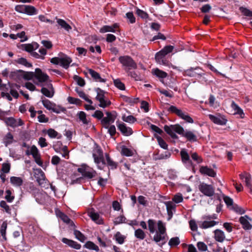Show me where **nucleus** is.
I'll return each instance as SVG.
<instances>
[{"mask_svg":"<svg viewBox=\"0 0 252 252\" xmlns=\"http://www.w3.org/2000/svg\"><path fill=\"white\" fill-rule=\"evenodd\" d=\"M118 128L125 136H129L132 133V129L130 127H127L124 123L119 124L118 125Z\"/></svg>","mask_w":252,"mask_h":252,"instance_id":"obj_15","label":"nucleus"},{"mask_svg":"<svg viewBox=\"0 0 252 252\" xmlns=\"http://www.w3.org/2000/svg\"><path fill=\"white\" fill-rule=\"evenodd\" d=\"M73 79L77 82V84L83 87L85 85V81L82 78L79 77L78 75H74L73 76Z\"/></svg>","mask_w":252,"mask_h":252,"instance_id":"obj_48","label":"nucleus"},{"mask_svg":"<svg viewBox=\"0 0 252 252\" xmlns=\"http://www.w3.org/2000/svg\"><path fill=\"white\" fill-rule=\"evenodd\" d=\"M119 61L126 72L131 69H135L137 67V63L129 56H120L119 58Z\"/></svg>","mask_w":252,"mask_h":252,"instance_id":"obj_2","label":"nucleus"},{"mask_svg":"<svg viewBox=\"0 0 252 252\" xmlns=\"http://www.w3.org/2000/svg\"><path fill=\"white\" fill-rule=\"evenodd\" d=\"M122 119L126 123L131 124L134 123L136 121V118L132 115H129L128 116H126L124 115L122 117Z\"/></svg>","mask_w":252,"mask_h":252,"instance_id":"obj_49","label":"nucleus"},{"mask_svg":"<svg viewBox=\"0 0 252 252\" xmlns=\"http://www.w3.org/2000/svg\"><path fill=\"white\" fill-rule=\"evenodd\" d=\"M214 237L215 240L219 242H222L224 241L225 238L224 233L223 231L217 229L214 231Z\"/></svg>","mask_w":252,"mask_h":252,"instance_id":"obj_19","label":"nucleus"},{"mask_svg":"<svg viewBox=\"0 0 252 252\" xmlns=\"http://www.w3.org/2000/svg\"><path fill=\"white\" fill-rule=\"evenodd\" d=\"M209 119L215 124L219 125H225L227 120L220 116H214L212 114L208 115Z\"/></svg>","mask_w":252,"mask_h":252,"instance_id":"obj_13","label":"nucleus"},{"mask_svg":"<svg viewBox=\"0 0 252 252\" xmlns=\"http://www.w3.org/2000/svg\"><path fill=\"white\" fill-rule=\"evenodd\" d=\"M111 101L106 98L102 99V101H99V106L102 108H105L109 106L111 104Z\"/></svg>","mask_w":252,"mask_h":252,"instance_id":"obj_59","label":"nucleus"},{"mask_svg":"<svg viewBox=\"0 0 252 252\" xmlns=\"http://www.w3.org/2000/svg\"><path fill=\"white\" fill-rule=\"evenodd\" d=\"M166 207L167 212L175 210L176 205L171 201H167L165 203Z\"/></svg>","mask_w":252,"mask_h":252,"instance_id":"obj_61","label":"nucleus"},{"mask_svg":"<svg viewBox=\"0 0 252 252\" xmlns=\"http://www.w3.org/2000/svg\"><path fill=\"white\" fill-rule=\"evenodd\" d=\"M42 104L43 106L48 110H51L54 106H55V104L52 103L50 100L47 99H44L42 100Z\"/></svg>","mask_w":252,"mask_h":252,"instance_id":"obj_40","label":"nucleus"},{"mask_svg":"<svg viewBox=\"0 0 252 252\" xmlns=\"http://www.w3.org/2000/svg\"><path fill=\"white\" fill-rule=\"evenodd\" d=\"M180 243V241L179 238L178 237H175L170 239L168 242V245L172 247L178 245Z\"/></svg>","mask_w":252,"mask_h":252,"instance_id":"obj_45","label":"nucleus"},{"mask_svg":"<svg viewBox=\"0 0 252 252\" xmlns=\"http://www.w3.org/2000/svg\"><path fill=\"white\" fill-rule=\"evenodd\" d=\"M57 19V22L59 26L63 29H64L65 31L69 32L71 30V27L64 20L61 19Z\"/></svg>","mask_w":252,"mask_h":252,"instance_id":"obj_25","label":"nucleus"},{"mask_svg":"<svg viewBox=\"0 0 252 252\" xmlns=\"http://www.w3.org/2000/svg\"><path fill=\"white\" fill-rule=\"evenodd\" d=\"M84 247L88 249L94 250L96 252H98L99 250L98 247L91 241L87 242Z\"/></svg>","mask_w":252,"mask_h":252,"instance_id":"obj_34","label":"nucleus"},{"mask_svg":"<svg viewBox=\"0 0 252 252\" xmlns=\"http://www.w3.org/2000/svg\"><path fill=\"white\" fill-rule=\"evenodd\" d=\"M71 62V59L65 55H63V57L60 58V64L65 69L68 68Z\"/></svg>","mask_w":252,"mask_h":252,"instance_id":"obj_18","label":"nucleus"},{"mask_svg":"<svg viewBox=\"0 0 252 252\" xmlns=\"http://www.w3.org/2000/svg\"><path fill=\"white\" fill-rule=\"evenodd\" d=\"M49 76L43 72L40 68L35 70V80L34 83L38 85L42 86L41 83L47 82L49 80Z\"/></svg>","mask_w":252,"mask_h":252,"instance_id":"obj_7","label":"nucleus"},{"mask_svg":"<svg viewBox=\"0 0 252 252\" xmlns=\"http://www.w3.org/2000/svg\"><path fill=\"white\" fill-rule=\"evenodd\" d=\"M198 189L201 193L207 196L211 197L215 194V189L213 187L204 183H202L199 185Z\"/></svg>","mask_w":252,"mask_h":252,"instance_id":"obj_9","label":"nucleus"},{"mask_svg":"<svg viewBox=\"0 0 252 252\" xmlns=\"http://www.w3.org/2000/svg\"><path fill=\"white\" fill-rule=\"evenodd\" d=\"M74 235H75V238L81 242H84L86 239V237L79 230H74Z\"/></svg>","mask_w":252,"mask_h":252,"instance_id":"obj_37","label":"nucleus"},{"mask_svg":"<svg viewBox=\"0 0 252 252\" xmlns=\"http://www.w3.org/2000/svg\"><path fill=\"white\" fill-rule=\"evenodd\" d=\"M126 220V218L123 215H121L115 219L114 223L115 225H117L121 223L125 222Z\"/></svg>","mask_w":252,"mask_h":252,"instance_id":"obj_60","label":"nucleus"},{"mask_svg":"<svg viewBox=\"0 0 252 252\" xmlns=\"http://www.w3.org/2000/svg\"><path fill=\"white\" fill-rule=\"evenodd\" d=\"M231 107L234 110L235 114L239 115L242 118H244L245 114L243 110L233 101L231 103Z\"/></svg>","mask_w":252,"mask_h":252,"instance_id":"obj_27","label":"nucleus"},{"mask_svg":"<svg viewBox=\"0 0 252 252\" xmlns=\"http://www.w3.org/2000/svg\"><path fill=\"white\" fill-rule=\"evenodd\" d=\"M128 75L134 79L135 81H139L141 80V76L137 74L135 71H130L128 70L126 71Z\"/></svg>","mask_w":252,"mask_h":252,"instance_id":"obj_53","label":"nucleus"},{"mask_svg":"<svg viewBox=\"0 0 252 252\" xmlns=\"http://www.w3.org/2000/svg\"><path fill=\"white\" fill-rule=\"evenodd\" d=\"M30 149H31L30 151L29 150H27L26 151V154L27 156L32 155L33 158H35L37 156L40 155L39 154L38 150L37 149V147L35 145H32Z\"/></svg>","mask_w":252,"mask_h":252,"instance_id":"obj_24","label":"nucleus"},{"mask_svg":"<svg viewBox=\"0 0 252 252\" xmlns=\"http://www.w3.org/2000/svg\"><path fill=\"white\" fill-rule=\"evenodd\" d=\"M77 116L80 120L84 125H88L89 121L86 119V114L83 111H80L78 113Z\"/></svg>","mask_w":252,"mask_h":252,"instance_id":"obj_39","label":"nucleus"},{"mask_svg":"<svg viewBox=\"0 0 252 252\" xmlns=\"http://www.w3.org/2000/svg\"><path fill=\"white\" fill-rule=\"evenodd\" d=\"M46 86L47 88H42L41 89V92L46 97L51 98L53 96L55 93L54 89L52 84L50 83H47Z\"/></svg>","mask_w":252,"mask_h":252,"instance_id":"obj_12","label":"nucleus"},{"mask_svg":"<svg viewBox=\"0 0 252 252\" xmlns=\"http://www.w3.org/2000/svg\"><path fill=\"white\" fill-rule=\"evenodd\" d=\"M158 141L159 146L164 149H167L168 147V145L164 141L163 139H162L160 137H157Z\"/></svg>","mask_w":252,"mask_h":252,"instance_id":"obj_63","label":"nucleus"},{"mask_svg":"<svg viewBox=\"0 0 252 252\" xmlns=\"http://www.w3.org/2000/svg\"><path fill=\"white\" fill-rule=\"evenodd\" d=\"M96 154L93 153V157L94 158V161L95 163L99 164L102 162V164H105V162L103 159L102 151L100 149H97L96 150Z\"/></svg>","mask_w":252,"mask_h":252,"instance_id":"obj_14","label":"nucleus"},{"mask_svg":"<svg viewBox=\"0 0 252 252\" xmlns=\"http://www.w3.org/2000/svg\"><path fill=\"white\" fill-rule=\"evenodd\" d=\"M16 62L19 63L22 65H25L26 67H31L32 66V64L30 63H29L27 60L24 58H20L16 60Z\"/></svg>","mask_w":252,"mask_h":252,"instance_id":"obj_47","label":"nucleus"},{"mask_svg":"<svg viewBox=\"0 0 252 252\" xmlns=\"http://www.w3.org/2000/svg\"><path fill=\"white\" fill-rule=\"evenodd\" d=\"M232 209L236 213L240 215L244 214L245 213V210L237 204H234L232 207Z\"/></svg>","mask_w":252,"mask_h":252,"instance_id":"obj_46","label":"nucleus"},{"mask_svg":"<svg viewBox=\"0 0 252 252\" xmlns=\"http://www.w3.org/2000/svg\"><path fill=\"white\" fill-rule=\"evenodd\" d=\"M154 74L158 78L163 79L165 78L167 74V73L158 68L156 69L154 71Z\"/></svg>","mask_w":252,"mask_h":252,"instance_id":"obj_43","label":"nucleus"},{"mask_svg":"<svg viewBox=\"0 0 252 252\" xmlns=\"http://www.w3.org/2000/svg\"><path fill=\"white\" fill-rule=\"evenodd\" d=\"M77 171L81 173L83 177L88 179H91L96 177V172L92 168L85 164H83L77 169Z\"/></svg>","mask_w":252,"mask_h":252,"instance_id":"obj_4","label":"nucleus"},{"mask_svg":"<svg viewBox=\"0 0 252 252\" xmlns=\"http://www.w3.org/2000/svg\"><path fill=\"white\" fill-rule=\"evenodd\" d=\"M75 91L80 97L84 99L85 101L89 103L90 104H92L93 103V101L88 97V96L82 91L80 90L78 88H76L75 89Z\"/></svg>","mask_w":252,"mask_h":252,"instance_id":"obj_31","label":"nucleus"},{"mask_svg":"<svg viewBox=\"0 0 252 252\" xmlns=\"http://www.w3.org/2000/svg\"><path fill=\"white\" fill-rule=\"evenodd\" d=\"M183 136L189 141L196 142L197 140L196 136L191 131L186 130Z\"/></svg>","mask_w":252,"mask_h":252,"instance_id":"obj_23","label":"nucleus"},{"mask_svg":"<svg viewBox=\"0 0 252 252\" xmlns=\"http://www.w3.org/2000/svg\"><path fill=\"white\" fill-rule=\"evenodd\" d=\"M56 213L58 217L60 218L63 222L69 223L71 220L64 213L60 210H56Z\"/></svg>","mask_w":252,"mask_h":252,"instance_id":"obj_26","label":"nucleus"},{"mask_svg":"<svg viewBox=\"0 0 252 252\" xmlns=\"http://www.w3.org/2000/svg\"><path fill=\"white\" fill-rule=\"evenodd\" d=\"M88 72L92 77L97 82H105L106 79L102 78L99 74L92 69H89Z\"/></svg>","mask_w":252,"mask_h":252,"instance_id":"obj_20","label":"nucleus"},{"mask_svg":"<svg viewBox=\"0 0 252 252\" xmlns=\"http://www.w3.org/2000/svg\"><path fill=\"white\" fill-rule=\"evenodd\" d=\"M25 13L29 15H32L37 14V10L35 8L32 6L27 5V9Z\"/></svg>","mask_w":252,"mask_h":252,"instance_id":"obj_44","label":"nucleus"},{"mask_svg":"<svg viewBox=\"0 0 252 252\" xmlns=\"http://www.w3.org/2000/svg\"><path fill=\"white\" fill-rule=\"evenodd\" d=\"M13 141V136L10 132L7 133L4 137L3 141L5 146L7 147L8 145L12 143Z\"/></svg>","mask_w":252,"mask_h":252,"instance_id":"obj_28","label":"nucleus"},{"mask_svg":"<svg viewBox=\"0 0 252 252\" xmlns=\"http://www.w3.org/2000/svg\"><path fill=\"white\" fill-rule=\"evenodd\" d=\"M181 156L182 161L184 162H187L189 161V157L188 153L184 150L181 151Z\"/></svg>","mask_w":252,"mask_h":252,"instance_id":"obj_51","label":"nucleus"},{"mask_svg":"<svg viewBox=\"0 0 252 252\" xmlns=\"http://www.w3.org/2000/svg\"><path fill=\"white\" fill-rule=\"evenodd\" d=\"M148 229L151 233H154L153 240L158 244L160 247L166 242L167 234L166 233V228L161 220H158L157 223L158 230H156V222L155 220L150 219L148 220Z\"/></svg>","mask_w":252,"mask_h":252,"instance_id":"obj_1","label":"nucleus"},{"mask_svg":"<svg viewBox=\"0 0 252 252\" xmlns=\"http://www.w3.org/2000/svg\"><path fill=\"white\" fill-rule=\"evenodd\" d=\"M107 164L110 166L111 169H115L117 167V163L113 161L108 154H105Z\"/></svg>","mask_w":252,"mask_h":252,"instance_id":"obj_30","label":"nucleus"},{"mask_svg":"<svg viewBox=\"0 0 252 252\" xmlns=\"http://www.w3.org/2000/svg\"><path fill=\"white\" fill-rule=\"evenodd\" d=\"M218 222L214 221V220H205L202 222H200L199 224V227L203 229H206L209 227H211L214 226V225L217 224Z\"/></svg>","mask_w":252,"mask_h":252,"instance_id":"obj_21","label":"nucleus"},{"mask_svg":"<svg viewBox=\"0 0 252 252\" xmlns=\"http://www.w3.org/2000/svg\"><path fill=\"white\" fill-rule=\"evenodd\" d=\"M164 129L165 131L173 139L178 138V136L174 132H176L182 136H183V134L185 132L184 128L178 124L170 125L169 126L165 125L164 126Z\"/></svg>","mask_w":252,"mask_h":252,"instance_id":"obj_3","label":"nucleus"},{"mask_svg":"<svg viewBox=\"0 0 252 252\" xmlns=\"http://www.w3.org/2000/svg\"><path fill=\"white\" fill-rule=\"evenodd\" d=\"M17 120L15 119L13 117H8L5 119V122L7 126H9L12 127H17L16 125Z\"/></svg>","mask_w":252,"mask_h":252,"instance_id":"obj_38","label":"nucleus"},{"mask_svg":"<svg viewBox=\"0 0 252 252\" xmlns=\"http://www.w3.org/2000/svg\"><path fill=\"white\" fill-rule=\"evenodd\" d=\"M137 15L142 19H147L148 18V14L145 11L137 8L136 11Z\"/></svg>","mask_w":252,"mask_h":252,"instance_id":"obj_55","label":"nucleus"},{"mask_svg":"<svg viewBox=\"0 0 252 252\" xmlns=\"http://www.w3.org/2000/svg\"><path fill=\"white\" fill-rule=\"evenodd\" d=\"M11 183L15 186L19 187L23 184V180L20 177H11L10 178Z\"/></svg>","mask_w":252,"mask_h":252,"instance_id":"obj_33","label":"nucleus"},{"mask_svg":"<svg viewBox=\"0 0 252 252\" xmlns=\"http://www.w3.org/2000/svg\"><path fill=\"white\" fill-rule=\"evenodd\" d=\"M126 16L130 23L133 24L135 22V18L134 17L132 12H127L126 13Z\"/></svg>","mask_w":252,"mask_h":252,"instance_id":"obj_64","label":"nucleus"},{"mask_svg":"<svg viewBox=\"0 0 252 252\" xmlns=\"http://www.w3.org/2000/svg\"><path fill=\"white\" fill-rule=\"evenodd\" d=\"M135 237L140 240H143L146 237V234L141 229H137L134 232Z\"/></svg>","mask_w":252,"mask_h":252,"instance_id":"obj_36","label":"nucleus"},{"mask_svg":"<svg viewBox=\"0 0 252 252\" xmlns=\"http://www.w3.org/2000/svg\"><path fill=\"white\" fill-rule=\"evenodd\" d=\"M89 216L92 220L96 223L100 224L103 223V220L101 218L97 213H95L94 211H91L89 212Z\"/></svg>","mask_w":252,"mask_h":252,"instance_id":"obj_22","label":"nucleus"},{"mask_svg":"<svg viewBox=\"0 0 252 252\" xmlns=\"http://www.w3.org/2000/svg\"><path fill=\"white\" fill-rule=\"evenodd\" d=\"M99 32L101 33H105L107 32H115V30H113L111 26H104L100 29Z\"/></svg>","mask_w":252,"mask_h":252,"instance_id":"obj_50","label":"nucleus"},{"mask_svg":"<svg viewBox=\"0 0 252 252\" xmlns=\"http://www.w3.org/2000/svg\"><path fill=\"white\" fill-rule=\"evenodd\" d=\"M121 149V153L123 156L130 157L133 155V152L125 146H123Z\"/></svg>","mask_w":252,"mask_h":252,"instance_id":"obj_35","label":"nucleus"},{"mask_svg":"<svg viewBox=\"0 0 252 252\" xmlns=\"http://www.w3.org/2000/svg\"><path fill=\"white\" fill-rule=\"evenodd\" d=\"M106 117H103L101 120V123L105 128H108V125L113 123L117 117V113L115 111L106 112Z\"/></svg>","mask_w":252,"mask_h":252,"instance_id":"obj_8","label":"nucleus"},{"mask_svg":"<svg viewBox=\"0 0 252 252\" xmlns=\"http://www.w3.org/2000/svg\"><path fill=\"white\" fill-rule=\"evenodd\" d=\"M239 10L244 15L252 17V11L248 8L243 7H240L239 8Z\"/></svg>","mask_w":252,"mask_h":252,"instance_id":"obj_52","label":"nucleus"},{"mask_svg":"<svg viewBox=\"0 0 252 252\" xmlns=\"http://www.w3.org/2000/svg\"><path fill=\"white\" fill-rule=\"evenodd\" d=\"M7 223L6 221H3L2 223L0 229V234L3 238V239L6 241V230L7 228Z\"/></svg>","mask_w":252,"mask_h":252,"instance_id":"obj_42","label":"nucleus"},{"mask_svg":"<svg viewBox=\"0 0 252 252\" xmlns=\"http://www.w3.org/2000/svg\"><path fill=\"white\" fill-rule=\"evenodd\" d=\"M114 83L115 86L120 90H124L125 89L124 84L119 79L114 80Z\"/></svg>","mask_w":252,"mask_h":252,"instance_id":"obj_57","label":"nucleus"},{"mask_svg":"<svg viewBox=\"0 0 252 252\" xmlns=\"http://www.w3.org/2000/svg\"><path fill=\"white\" fill-rule=\"evenodd\" d=\"M35 174L38 175L37 177H36V181L38 182L39 185L42 184L43 183L42 181H43L45 179V175L44 172L41 169H39L36 170Z\"/></svg>","mask_w":252,"mask_h":252,"instance_id":"obj_29","label":"nucleus"},{"mask_svg":"<svg viewBox=\"0 0 252 252\" xmlns=\"http://www.w3.org/2000/svg\"><path fill=\"white\" fill-rule=\"evenodd\" d=\"M174 49V47L171 45L166 46L159 52L156 53L155 59L158 63H160V60L164 57L167 54L171 52Z\"/></svg>","mask_w":252,"mask_h":252,"instance_id":"obj_10","label":"nucleus"},{"mask_svg":"<svg viewBox=\"0 0 252 252\" xmlns=\"http://www.w3.org/2000/svg\"><path fill=\"white\" fill-rule=\"evenodd\" d=\"M67 100L68 102L71 104H75L76 105H81V100L80 99L71 96L68 97Z\"/></svg>","mask_w":252,"mask_h":252,"instance_id":"obj_58","label":"nucleus"},{"mask_svg":"<svg viewBox=\"0 0 252 252\" xmlns=\"http://www.w3.org/2000/svg\"><path fill=\"white\" fill-rule=\"evenodd\" d=\"M199 171L202 174L206 175L212 177H215L216 175V173L214 170L207 166H201Z\"/></svg>","mask_w":252,"mask_h":252,"instance_id":"obj_16","label":"nucleus"},{"mask_svg":"<svg viewBox=\"0 0 252 252\" xmlns=\"http://www.w3.org/2000/svg\"><path fill=\"white\" fill-rule=\"evenodd\" d=\"M185 75L200 78L205 75V71L199 67H190L184 71Z\"/></svg>","mask_w":252,"mask_h":252,"instance_id":"obj_6","label":"nucleus"},{"mask_svg":"<svg viewBox=\"0 0 252 252\" xmlns=\"http://www.w3.org/2000/svg\"><path fill=\"white\" fill-rule=\"evenodd\" d=\"M168 111L177 115L180 118L184 120L187 123H193V120L189 116V115L182 110L178 109L175 106L171 105L168 109Z\"/></svg>","mask_w":252,"mask_h":252,"instance_id":"obj_5","label":"nucleus"},{"mask_svg":"<svg viewBox=\"0 0 252 252\" xmlns=\"http://www.w3.org/2000/svg\"><path fill=\"white\" fill-rule=\"evenodd\" d=\"M171 154L169 151H165L163 154H158L156 155L155 158L156 159H162L169 158Z\"/></svg>","mask_w":252,"mask_h":252,"instance_id":"obj_41","label":"nucleus"},{"mask_svg":"<svg viewBox=\"0 0 252 252\" xmlns=\"http://www.w3.org/2000/svg\"><path fill=\"white\" fill-rule=\"evenodd\" d=\"M23 77L25 79L27 80H30L33 78L35 79V72H24Z\"/></svg>","mask_w":252,"mask_h":252,"instance_id":"obj_56","label":"nucleus"},{"mask_svg":"<svg viewBox=\"0 0 252 252\" xmlns=\"http://www.w3.org/2000/svg\"><path fill=\"white\" fill-rule=\"evenodd\" d=\"M252 220V219L247 215L241 217L239 218L240 222L242 225L243 229L246 230H248L252 229V225L250 222V221H251Z\"/></svg>","mask_w":252,"mask_h":252,"instance_id":"obj_11","label":"nucleus"},{"mask_svg":"<svg viewBox=\"0 0 252 252\" xmlns=\"http://www.w3.org/2000/svg\"><path fill=\"white\" fill-rule=\"evenodd\" d=\"M15 9L18 12L25 13L26 10L27 9V5H18L15 6Z\"/></svg>","mask_w":252,"mask_h":252,"instance_id":"obj_62","label":"nucleus"},{"mask_svg":"<svg viewBox=\"0 0 252 252\" xmlns=\"http://www.w3.org/2000/svg\"><path fill=\"white\" fill-rule=\"evenodd\" d=\"M116 240L120 244H122L124 242L125 237L120 232H117L115 235Z\"/></svg>","mask_w":252,"mask_h":252,"instance_id":"obj_54","label":"nucleus"},{"mask_svg":"<svg viewBox=\"0 0 252 252\" xmlns=\"http://www.w3.org/2000/svg\"><path fill=\"white\" fill-rule=\"evenodd\" d=\"M95 91L97 93V95L95 97V99L99 102L102 101L103 99L105 98L104 94L105 92L101 89L97 88L95 89Z\"/></svg>","mask_w":252,"mask_h":252,"instance_id":"obj_32","label":"nucleus"},{"mask_svg":"<svg viewBox=\"0 0 252 252\" xmlns=\"http://www.w3.org/2000/svg\"><path fill=\"white\" fill-rule=\"evenodd\" d=\"M62 241L63 243L67 245L68 246L76 250H79L81 247V245L78 244L76 242L65 238H63L62 240Z\"/></svg>","mask_w":252,"mask_h":252,"instance_id":"obj_17","label":"nucleus"}]
</instances>
